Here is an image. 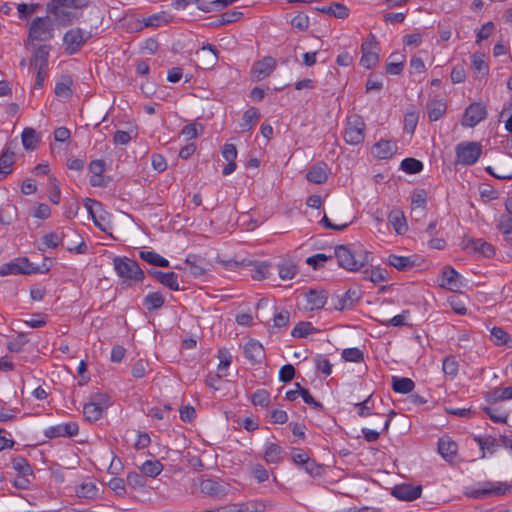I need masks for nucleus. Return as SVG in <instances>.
Listing matches in <instances>:
<instances>
[{
  "instance_id": "f257e3e1",
  "label": "nucleus",
  "mask_w": 512,
  "mask_h": 512,
  "mask_svg": "<svg viewBox=\"0 0 512 512\" xmlns=\"http://www.w3.org/2000/svg\"><path fill=\"white\" fill-rule=\"evenodd\" d=\"M88 3L89 0H52L47 6V11L59 24L67 25L75 16L69 9H81Z\"/></svg>"
},
{
  "instance_id": "f03ea898",
  "label": "nucleus",
  "mask_w": 512,
  "mask_h": 512,
  "mask_svg": "<svg viewBox=\"0 0 512 512\" xmlns=\"http://www.w3.org/2000/svg\"><path fill=\"white\" fill-rule=\"evenodd\" d=\"M465 495L474 499L489 498L512 493V485L503 482H482L465 488Z\"/></svg>"
},
{
  "instance_id": "7ed1b4c3",
  "label": "nucleus",
  "mask_w": 512,
  "mask_h": 512,
  "mask_svg": "<svg viewBox=\"0 0 512 512\" xmlns=\"http://www.w3.org/2000/svg\"><path fill=\"white\" fill-rule=\"evenodd\" d=\"M273 507L270 501L249 500L242 503H228L219 506L215 509H210L211 512H265Z\"/></svg>"
},
{
  "instance_id": "20e7f679",
  "label": "nucleus",
  "mask_w": 512,
  "mask_h": 512,
  "mask_svg": "<svg viewBox=\"0 0 512 512\" xmlns=\"http://www.w3.org/2000/svg\"><path fill=\"white\" fill-rule=\"evenodd\" d=\"M53 37V24L49 17H37L29 26L28 43L47 41Z\"/></svg>"
},
{
  "instance_id": "39448f33",
  "label": "nucleus",
  "mask_w": 512,
  "mask_h": 512,
  "mask_svg": "<svg viewBox=\"0 0 512 512\" xmlns=\"http://www.w3.org/2000/svg\"><path fill=\"white\" fill-rule=\"evenodd\" d=\"M338 264L349 271H357L366 263V257H357L347 246L339 245L334 250Z\"/></svg>"
},
{
  "instance_id": "423d86ee",
  "label": "nucleus",
  "mask_w": 512,
  "mask_h": 512,
  "mask_svg": "<svg viewBox=\"0 0 512 512\" xmlns=\"http://www.w3.org/2000/svg\"><path fill=\"white\" fill-rule=\"evenodd\" d=\"M113 262L114 268L119 277L125 280L133 281H139L143 279L144 273L137 262L128 258L120 257H115Z\"/></svg>"
},
{
  "instance_id": "0eeeda50",
  "label": "nucleus",
  "mask_w": 512,
  "mask_h": 512,
  "mask_svg": "<svg viewBox=\"0 0 512 512\" xmlns=\"http://www.w3.org/2000/svg\"><path fill=\"white\" fill-rule=\"evenodd\" d=\"M90 37L89 32L78 27L68 30L63 37L65 51L69 55L77 53Z\"/></svg>"
},
{
  "instance_id": "6e6552de",
  "label": "nucleus",
  "mask_w": 512,
  "mask_h": 512,
  "mask_svg": "<svg viewBox=\"0 0 512 512\" xmlns=\"http://www.w3.org/2000/svg\"><path fill=\"white\" fill-rule=\"evenodd\" d=\"M455 151L457 163L472 165L481 155V145L476 142H462L456 146Z\"/></svg>"
},
{
  "instance_id": "1a4fd4ad",
  "label": "nucleus",
  "mask_w": 512,
  "mask_h": 512,
  "mask_svg": "<svg viewBox=\"0 0 512 512\" xmlns=\"http://www.w3.org/2000/svg\"><path fill=\"white\" fill-rule=\"evenodd\" d=\"M365 123L361 117L354 115L348 118L347 127L344 133V139L347 144L358 145L365 138Z\"/></svg>"
},
{
  "instance_id": "9d476101",
  "label": "nucleus",
  "mask_w": 512,
  "mask_h": 512,
  "mask_svg": "<svg viewBox=\"0 0 512 512\" xmlns=\"http://www.w3.org/2000/svg\"><path fill=\"white\" fill-rule=\"evenodd\" d=\"M85 208L93 219L94 224L103 232H108L111 229L109 215L104 212L99 202L90 198L85 200Z\"/></svg>"
},
{
  "instance_id": "9b49d317",
  "label": "nucleus",
  "mask_w": 512,
  "mask_h": 512,
  "mask_svg": "<svg viewBox=\"0 0 512 512\" xmlns=\"http://www.w3.org/2000/svg\"><path fill=\"white\" fill-rule=\"evenodd\" d=\"M460 245L464 251L477 256L490 258L495 254L494 247L483 239L464 238Z\"/></svg>"
},
{
  "instance_id": "f8f14e48",
  "label": "nucleus",
  "mask_w": 512,
  "mask_h": 512,
  "mask_svg": "<svg viewBox=\"0 0 512 512\" xmlns=\"http://www.w3.org/2000/svg\"><path fill=\"white\" fill-rule=\"evenodd\" d=\"M376 44V37L371 34L361 46L362 57L360 63L367 69L376 66L379 61L378 53L375 51Z\"/></svg>"
},
{
  "instance_id": "ddd939ff",
  "label": "nucleus",
  "mask_w": 512,
  "mask_h": 512,
  "mask_svg": "<svg viewBox=\"0 0 512 512\" xmlns=\"http://www.w3.org/2000/svg\"><path fill=\"white\" fill-rule=\"evenodd\" d=\"M199 488L203 494L220 500L227 496L229 485L212 479H204L201 481Z\"/></svg>"
},
{
  "instance_id": "4468645a",
  "label": "nucleus",
  "mask_w": 512,
  "mask_h": 512,
  "mask_svg": "<svg viewBox=\"0 0 512 512\" xmlns=\"http://www.w3.org/2000/svg\"><path fill=\"white\" fill-rule=\"evenodd\" d=\"M35 269L27 258H17L0 266V276L30 274Z\"/></svg>"
},
{
  "instance_id": "2eb2a0df",
  "label": "nucleus",
  "mask_w": 512,
  "mask_h": 512,
  "mask_svg": "<svg viewBox=\"0 0 512 512\" xmlns=\"http://www.w3.org/2000/svg\"><path fill=\"white\" fill-rule=\"evenodd\" d=\"M276 68V60L272 57H265L254 63L251 70L253 81H261L268 77Z\"/></svg>"
},
{
  "instance_id": "dca6fc26",
  "label": "nucleus",
  "mask_w": 512,
  "mask_h": 512,
  "mask_svg": "<svg viewBox=\"0 0 512 512\" xmlns=\"http://www.w3.org/2000/svg\"><path fill=\"white\" fill-rule=\"evenodd\" d=\"M487 115L486 108L481 103L471 104L464 113L462 118V125L467 127H474L480 121L485 119Z\"/></svg>"
},
{
  "instance_id": "f3484780",
  "label": "nucleus",
  "mask_w": 512,
  "mask_h": 512,
  "mask_svg": "<svg viewBox=\"0 0 512 512\" xmlns=\"http://www.w3.org/2000/svg\"><path fill=\"white\" fill-rule=\"evenodd\" d=\"M172 20V16L165 11L156 13L148 18H144L142 21L135 20L132 23V30L140 31L144 27H159L162 24H167Z\"/></svg>"
},
{
  "instance_id": "a211bd4d",
  "label": "nucleus",
  "mask_w": 512,
  "mask_h": 512,
  "mask_svg": "<svg viewBox=\"0 0 512 512\" xmlns=\"http://www.w3.org/2000/svg\"><path fill=\"white\" fill-rule=\"evenodd\" d=\"M440 286L454 292L459 291L463 286L461 276L454 268L446 266L442 271Z\"/></svg>"
},
{
  "instance_id": "6ab92c4d",
  "label": "nucleus",
  "mask_w": 512,
  "mask_h": 512,
  "mask_svg": "<svg viewBox=\"0 0 512 512\" xmlns=\"http://www.w3.org/2000/svg\"><path fill=\"white\" fill-rule=\"evenodd\" d=\"M330 169L325 163H317L310 167L307 172L306 178L309 182L315 184H322L328 179Z\"/></svg>"
},
{
  "instance_id": "aec40b11",
  "label": "nucleus",
  "mask_w": 512,
  "mask_h": 512,
  "mask_svg": "<svg viewBox=\"0 0 512 512\" xmlns=\"http://www.w3.org/2000/svg\"><path fill=\"white\" fill-rule=\"evenodd\" d=\"M360 299V291L358 289H349L346 293L337 297L334 308L338 311L350 309Z\"/></svg>"
},
{
  "instance_id": "412c9836",
  "label": "nucleus",
  "mask_w": 512,
  "mask_h": 512,
  "mask_svg": "<svg viewBox=\"0 0 512 512\" xmlns=\"http://www.w3.org/2000/svg\"><path fill=\"white\" fill-rule=\"evenodd\" d=\"M392 494L400 499L405 501H412L417 499L421 494V487L420 486H412L409 484H403L400 486H396L393 489Z\"/></svg>"
},
{
  "instance_id": "4be33fe9",
  "label": "nucleus",
  "mask_w": 512,
  "mask_h": 512,
  "mask_svg": "<svg viewBox=\"0 0 512 512\" xmlns=\"http://www.w3.org/2000/svg\"><path fill=\"white\" fill-rule=\"evenodd\" d=\"M397 151V146L389 140H380L372 148V154L379 159H388Z\"/></svg>"
},
{
  "instance_id": "5701e85b",
  "label": "nucleus",
  "mask_w": 512,
  "mask_h": 512,
  "mask_svg": "<svg viewBox=\"0 0 512 512\" xmlns=\"http://www.w3.org/2000/svg\"><path fill=\"white\" fill-rule=\"evenodd\" d=\"M388 221L397 234L403 235L407 232L408 225L403 211L393 209L388 215Z\"/></svg>"
},
{
  "instance_id": "b1692460",
  "label": "nucleus",
  "mask_w": 512,
  "mask_h": 512,
  "mask_svg": "<svg viewBox=\"0 0 512 512\" xmlns=\"http://www.w3.org/2000/svg\"><path fill=\"white\" fill-rule=\"evenodd\" d=\"M244 354L251 363H258L264 358V348L259 342L250 340L244 346Z\"/></svg>"
},
{
  "instance_id": "393cba45",
  "label": "nucleus",
  "mask_w": 512,
  "mask_h": 512,
  "mask_svg": "<svg viewBox=\"0 0 512 512\" xmlns=\"http://www.w3.org/2000/svg\"><path fill=\"white\" fill-rule=\"evenodd\" d=\"M471 67L474 73V77L479 79L483 78L489 73V66L485 60V54L474 53L471 57Z\"/></svg>"
},
{
  "instance_id": "a878e982",
  "label": "nucleus",
  "mask_w": 512,
  "mask_h": 512,
  "mask_svg": "<svg viewBox=\"0 0 512 512\" xmlns=\"http://www.w3.org/2000/svg\"><path fill=\"white\" fill-rule=\"evenodd\" d=\"M306 308L309 310H318L324 307L327 301V295L324 291L310 290L306 295Z\"/></svg>"
},
{
  "instance_id": "bb28decb",
  "label": "nucleus",
  "mask_w": 512,
  "mask_h": 512,
  "mask_svg": "<svg viewBox=\"0 0 512 512\" xmlns=\"http://www.w3.org/2000/svg\"><path fill=\"white\" fill-rule=\"evenodd\" d=\"M457 450V444L449 438H441L438 442V451L446 461L451 462L454 459Z\"/></svg>"
},
{
  "instance_id": "cd10ccee",
  "label": "nucleus",
  "mask_w": 512,
  "mask_h": 512,
  "mask_svg": "<svg viewBox=\"0 0 512 512\" xmlns=\"http://www.w3.org/2000/svg\"><path fill=\"white\" fill-rule=\"evenodd\" d=\"M198 55L200 56L204 68L213 67L218 59L217 52L215 48L211 45L201 47V49L198 52Z\"/></svg>"
},
{
  "instance_id": "c85d7f7f",
  "label": "nucleus",
  "mask_w": 512,
  "mask_h": 512,
  "mask_svg": "<svg viewBox=\"0 0 512 512\" xmlns=\"http://www.w3.org/2000/svg\"><path fill=\"white\" fill-rule=\"evenodd\" d=\"M474 440L478 443L480 449L483 451L482 457L485 456V451L492 454L500 445H502L500 438L496 439L492 436L475 437Z\"/></svg>"
},
{
  "instance_id": "c756f323",
  "label": "nucleus",
  "mask_w": 512,
  "mask_h": 512,
  "mask_svg": "<svg viewBox=\"0 0 512 512\" xmlns=\"http://www.w3.org/2000/svg\"><path fill=\"white\" fill-rule=\"evenodd\" d=\"M50 46L42 45L33 52L32 65L35 68H47Z\"/></svg>"
},
{
  "instance_id": "7c9ffc66",
  "label": "nucleus",
  "mask_w": 512,
  "mask_h": 512,
  "mask_svg": "<svg viewBox=\"0 0 512 512\" xmlns=\"http://www.w3.org/2000/svg\"><path fill=\"white\" fill-rule=\"evenodd\" d=\"M153 275L156 277V279L163 284L164 286L168 287L171 290L178 291L179 285L177 282V277L173 272H161V271H154Z\"/></svg>"
},
{
  "instance_id": "2f4dec72",
  "label": "nucleus",
  "mask_w": 512,
  "mask_h": 512,
  "mask_svg": "<svg viewBox=\"0 0 512 512\" xmlns=\"http://www.w3.org/2000/svg\"><path fill=\"white\" fill-rule=\"evenodd\" d=\"M73 81L70 76H63L55 86V94L58 97L69 98L72 95Z\"/></svg>"
},
{
  "instance_id": "473e14b6",
  "label": "nucleus",
  "mask_w": 512,
  "mask_h": 512,
  "mask_svg": "<svg viewBox=\"0 0 512 512\" xmlns=\"http://www.w3.org/2000/svg\"><path fill=\"white\" fill-rule=\"evenodd\" d=\"M260 119V112L258 109L249 108L243 115L240 127L242 131H248Z\"/></svg>"
},
{
  "instance_id": "72a5a7b5",
  "label": "nucleus",
  "mask_w": 512,
  "mask_h": 512,
  "mask_svg": "<svg viewBox=\"0 0 512 512\" xmlns=\"http://www.w3.org/2000/svg\"><path fill=\"white\" fill-rule=\"evenodd\" d=\"M264 459L267 463H280L283 459L282 449L280 446L274 443L267 444L264 452Z\"/></svg>"
},
{
  "instance_id": "f704fd0d",
  "label": "nucleus",
  "mask_w": 512,
  "mask_h": 512,
  "mask_svg": "<svg viewBox=\"0 0 512 512\" xmlns=\"http://www.w3.org/2000/svg\"><path fill=\"white\" fill-rule=\"evenodd\" d=\"M75 493L79 498L94 499L98 495V487L93 482H85L76 488Z\"/></svg>"
},
{
  "instance_id": "c9c22d12",
  "label": "nucleus",
  "mask_w": 512,
  "mask_h": 512,
  "mask_svg": "<svg viewBox=\"0 0 512 512\" xmlns=\"http://www.w3.org/2000/svg\"><path fill=\"white\" fill-rule=\"evenodd\" d=\"M320 11L332 14L333 16L339 19H345L349 15L348 8L345 5L338 2L330 3L329 5L322 7Z\"/></svg>"
},
{
  "instance_id": "e433bc0d",
  "label": "nucleus",
  "mask_w": 512,
  "mask_h": 512,
  "mask_svg": "<svg viewBox=\"0 0 512 512\" xmlns=\"http://www.w3.org/2000/svg\"><path fill=\"white\" fill-rule=\"evenodd\" d=\"M140 470L145 476L154 478L162 472L163 466L158 460H147L140 466Z\"/></svg>"
},
{
  "instance_id": "4c0bfd02",
  "label": "nucleus",
  "mask_w": 512,
  "mask_h": 512,
  "mask_svg": "<svg viewBox=\"0 0 512 512\" xmlns=\"http://www.w3.org/2000/svg\"><path fill=\"white\" fill-rule=\"evenodd\" d=\"M446 111V104L442 100H432L428 104V116L431 121L440 119Z\"/></svg>"
},
{
  "instance_id": "58836bf2",
  "label": "nucleus",
  "mask_w": 512,
  "mask_h": 512,
  "mask_svg": "<svg viewBox=\"0 0 512 512\" xmlns=\"http://www.w3.org/2000/svg\"><path fill=\"white\" fill-rule=\"evenodd\" d=\"M504 162L510 167V168H497V171H494V169L491 166H488L486 168V171L489 172L491 175L498 179H511L512 178V157L505 156Z\"/></svg>"
},
{
  "instance_id": "ea45409f",
  "label": "nucleus",
  "mask_w": 512,
  "mask_h": 512,
  "mask_svg": "<svg viewBox=\"0 0 512 512\" xmlns=\"http://www.w3.org/2000/svg\"><path fill=\"white\" fill-rule=\"evenodd\" d=\"M39 142L36 131L32 128H25L22 132V144L27 150H34Z\"/></svg>"
},
{
  "instance_id": "a19ab883",
  "label": "nucleus",
  "mask_w": 512,
  "mask_h": 512,
  "mask_svg": "<svg viewBox=\"0 0 512 512\" xmlns=\"http://www.w3.org/2000/svg\"><path fill=\"white\" fill-rule=\"evenodd\" d=\"M103 410L100 409L94 402L89 401L83 407V415L88 421H97L102 417Z\"/></svg>"
},
{
  "instance_id": "79ce46f5",
  "label": "nucleus",
  "mask_w": 512,
  "mask_h": 512,
  "mask_svg": "<svg viewBox=\"0 0 512 512\" xmlns=\"http://www.w3.org/2000/svg\"><path fill=\"white\" fill-rule=\"evenodd\" d=\"M140 257L146 262L159 267H167L169 262L153 251H140Z\"/></svg>"
},
{
  "instance_id": "37998d69",
  "label": "nucleus",
  "mask_w": 512,
  "mask_h": 512,
  "mask_svg": "<svg viewBox=\"0 0 512 512\" xmlns=\"http://www.w3.org/2000/svg\"><path fill=\"white\" fill-rule=\"evenodd\" d=\"M218 359L219 364L217 377L221 378L225 376V373L223 372L226 371L229 365L231 364L232 356L227 349L223 348L218 351Z\"/></svg>"
},
{
  "instance_id": "c03bdc74",
  "label": "nucleus",
  "mask_w": 512,
  "mask_h": 512,
  "mask_svg": "<svg viewBox=\"0 0 512 512\" xmlns=\"http://www.w3.org/2000/svg\"><path fill=\"white\" fill-rule=\"evenodd\" d=\"M393 389L397 393L406 394L414 389V382L409 378L393 377Z\"/></svg>"
},
{
  "instance_id": "a18cd8bd",
  "label": "nucleus",
  "mask_w": 512,
  "mask_h": 512,
  "mask_svg": "<svg viewBox=\"0 0 512 512\" xmlns=\"http://www.w3.org/2000/svg\"><path fill=\"white\" fill-rule=\"evenodd\" d=\"M164 304V297L158 292H151L144 298V305L148 310L159 309Z\"/></svg>"
},
{
  "instance_id": "49530a36",
  "label": "nucleus",
  "mask_w": 512,
  "mask_h": 512,
  "mask_svg": "<svg viewBox=\"0 0 512 512\" xmlns=\"http://www.w3.org/2000/svg\"><path fill=\"white\" fill-rule=\"evenodd\" d=\"M388 263L398 270H405L413 265V261L409 257L390 255Z\"/></svg>"
},
{
  "instance_id": "de8ad7c7",
  "label": "nucleus",
  "mask_w": 512,
  "mask_h": 512,
  "mask_svg": "<svg viewBox=\"0 0 512 512\" xmlns=\"http://www.w3.org/2000/svg\"><path fill=\"white\" fill-rule=\"evenodd\" d=\"M401 169L407 173H418L423 169L421 161L414 158H406L401 162Z\"/></svg>"
},
{
  "instance_id": "09e8293b",
  "label": "nucleus",
  "mask_w": 512,
  "mask_h": 512,
  "mask_svg": "<svg viewBox=\"0 0 512 512\" xmlns=\"http://www.w3.org/2000/svg\"><path fill=\"white\" fill-rule=\"evenodd\" d=\"M316 329L312 326L310 322H300L298 323L291 332L293 337H306L307 335L313 333Z\"/></svg>"
},
{
  "instance_id": "8fccbe9b",
  "label": "nucleus",
  "mask_w": 512,
  "mask_h": 512,
  "mask_svg": "<svg viewBox=\"0 0 512 512\" xmlns=\"http://www.w3.org/2000/svg\"><path fill=\"white\" fill-rule=\"evenodd\" d=\"M458 362L454 357H446L443 360L442 369L446 376L454 378L458 373Z\"/></svg>"
},
{
  "instance_id": "3c124183",
  "label": "nucleus",
  "mask_w": 512,
  "mask_h": 512,
  "mask_svg": "<svg viewBox=\"0 0 512 512\" xmlns=\"http://www.w3.org/2000/svg\"><path fill=\"white\" fill-rule=\"evenodd\" d=\"M48 185L50 188V195L49 200L53 204H59L60 202V188H59V182L55 177H49L48 179Z\"/></svg>"
},
{
  "instance_id": "603ef678",
  "label": "nucleus",
  "mask_w": 512,
  "mask_h": 512,
  "mask_svg": "<svg viewBox=\"0 0 512 512\" xmlns=\"http://www.w3.org/2000/svg\"><path fill=\"white\" fill-rule=\"evenodd\" d=\"M12 465L20 475H32V469L26 459L23 457H17L13 459Z\"/></svg>"
},
{
  "instance_id": "864d4df0",
  "label": "nucleus",
  "mask_w": 512,
  "mask_h": 512,
  "mask_svg": "<svg viewBox=\"0 0 512 512\" xmlns=\"http://www.w3.org/2000/svg\"><path fill=\"white\" fill-rule=\"evenodd\" d=\"M40 8V5L37 3H20L17 5V11L20 18H27L36 12L37 9Z\"/></svg>"
},
{
  "instance_id": "5fc2aeb1",
  "label": "nucleus",
  "mask_w": 512,
  "mask_h": 512,
  "mask_svg": "<svg viewBox=\"0 0 512 512\" xmlns=\"http://www.w3.org/2000/svg\"><path fill=\"white\" fill-rule=\"evenodd\" d=\"M252 402L254 405L266 407L270 402V395L266 390H258L252 395Z\"/></svg>"
},
{
  "instance_id": "6e6d98bb",
  "label": "nucleus",
  "mask_w": 512,
  "mask_h": 512,
  "mask_svg": "<svg viewBox=\"0 0 512 512\" xmlns=\"http://www.w3.org/2000/svg\"><path fill=\"white\" fill-rule=\"evenodd\" d=\"M342 357L346 361L360 362L363 360V353L358 348H348L343 351Z\"/></svg>"
},
{
  "instance_id": "4d7b16f0",
  "label": "nucleus",
  "mask_w": 512,
  "mask_h": 512,
  "mask_svg": "<svg viewBox=\"0 0 512 512\" xmlns=\"http://www.w3.org/2000/svg\"><path fill=\"white\" fill-rule=\"evenodd\" d=\"M491 335L497 345L509 344V335L502 328L494 327Z\"/></svg>"
},
{
  "instance_id": "13d9d810",
  "label": "nucleus",
  "mask_w": 512,
  "mask_h": 512,
  "mask_svg": "<svg viewBox=\"0 0 512 512\" xmlns=\"http://www.w3.org/2000/svg\"><path fill=\"white\" fill-rule=\"evenodd\" d=\"M418 123V115L414 112H409L404 118V129L413 134Z\"/></svg>"
},
{
  "instance_id": "bf43d9fd",
  "label": "nucleus",
  "mask_w": 512,
  "mask_h": 512,
  "mask_svg": "<svg viewBox=\"0 0 512 512\" xmlns=\"http://www.w3.org/2000/svg\"><path fill=\"white\" fill-rule=\"evenodd\" d=\"M364 278L373 283H380L385 280L384 272L381 269H372L364 271Z\"/></svg>"
},
{
  "instance_id": "052dcab7",
  "label": "nucleus",
  "mask_w": 512,
  "mask_h": 512,
  "mask_svg": "<svg viewBox=\"0 0 512 512\" xmlns=\"http://www.w3.org/2000/svg\"><path fill=\"white\" fill-rule=\"evenodd\" d=\"M90 401L94 402L103 411L110 405V397L104 393H96L92 395Z\"/></svg>"
},
{
  "instance_id": "680f3d73",
  "label": "nucleus",
  "mask_w": 512,
  "mask_h": 512,
  "mask_svg": "<svg viewBox=\"0 0 512 512\" xmlns=\"http://www.w3.org/2000/svg\"><path fill=\"white\" fill-rule=\"evenodd\" d=\"M32 216L38 219H47L51 214V209L47 204H38L32 211Z\"/></svg>"
},
{
  "instance_id": "e2e57ef3",
  "label": "nucleus",
  "mask_w": 512,
  "mask_h": 512,
  "mask_svg": "<svg viewBox=\"0 0 512 512\" xmlns=\"http://www.w3.org/2000/svg\"><path fill=\"white\" fill-rule=\"evenodd\" d=\"M315 364L318 370H320L325 375H330L332 372V365L329 360L321 355L315 358Z\"/></svg>"
},
{
  "instance_id": "0e129e2a",
  "label": "nucleus",
  "mask_w": 512,
  "mask_h": 512,
  "mask_svg": "<svg viewBox=\"0 0 512 512\" xmlns=\"http://www.w3.org/2000/svg\"><path fill=\"white\" fill-rule=\"evenodd\" d=\"M108 486L118 496H123L126 492L124 481L121 478H112L108 482Z\"/></svg>"
},
{
  "instance_id": "69168bd1",
  "label": "nucleus",
  "mask_w": 512,
  "mask_h": 512,
  "mask_svg": "<svg viewBox=\"0 0 512 512\" xmlns=\"http://www.w3.org/2000/svg\"><path fill=\"white\" fill-rule=\"evenodd\" d=\"M404 68L403 59H394L393 61L387 63L386 72L391 75H398L402 72Z\"/></svg>"
},
{
  "instance_id": "338daca9",
  "label": "nucleus",
  "mask_w": 512,
  "mask_h": 512,
  "mask_svg": "<svg viewBox=\"0 0 512 512\" xmlns=\"http://www.w3.org/2000/svg\"><path fill=\"white\" fill-rule=\"evenodd\" d=\"M466 79V71L463 66H455L451 71V81L454 84L463 83Z\"/></svg>"
},
{
  "instance_id": "774afa93",
  "label": "nucleus",
  "mask_w": 512,
  "mask_h": 512,
  "mask_svg": "<svg viewBox=\"0 0 512 512\" xmlns=\"http://www.w3.org/2000/svg\"><path fill=\"white\" fill-rule=\"evenodd\" d=\"M61 241V236L57 233H48L42 237V243L47 248H55Z\"/></svg>"
}]
</instances>
